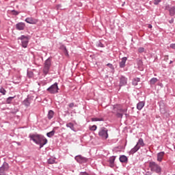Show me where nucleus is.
Masks as SVG:
<instances>
[{"instance_id": "obj_28", "label": "nucleus", "mask_w": 175, "mask_h": 175, "mask_svg": "<svg viewBox=\"0 0 175 175\" xmlns=\"http://www.w3.org/2000/svg\"><path fill=\"white\" fill-rule=\"evenodd\" d=\"M0 93L2 94V95H6V90H5L3 88H1Z\"/></svg>"}, {"instance_id": "obj_34", "label": "nucleus", "mask_w": 175, "mask_h": 175, "mask_svg": "<svg viewBox=\"0 0 175 175\" xmlns=\"http://www.w3.org/2000/svg\"><path fill=\"white\" fill-rule=\"evenodd\" d=\"M107 66H109L110 68V69H111L112 70H114V66L111 64L108 63L107 64Z\"/></svg>"}, {"instance_id": "obj_6", "label": "nucleus", "mask_w": 175, "mask_h": 175, "mask_svg": "<svg viewBox=\"0 0 175 175\" xmlns=\"http://www.w3.org/2000/svg\"><path fill=\"white\" fill-rule=\"evenodd\" d=\"M58 90H59V88H58V83H55L47 88L46 91H48L49 94H58Z\"/></svg>"}, {"instance_id": "obj_24", "label": "nucleus", "mask_w": 175, "mask_h": 175, "mask_svg": "<svg viewBox=\"0 0 175 175\" xmlns=\"http://www.w3.org/2000/svg\"><path fill=\"white\" fill-rule=\"evenodd\" d=\"M170 12V16H173L175 14V7L172 6L169 10Z\"/></svg>"}, {"instance_id": "obj_1", "label": "nucleus", "mask_w": 175, "mask_h": 175, "mask_svg": "<svg viewBox=\"0 0 175 175\" xmlns=\"http://www.w3.org/2000/svg\"><path fill=\"white\" fill-rule=\"evenodd\" d=\"M30 140H32L36 144L40 146V148H42L44 146L47 144V139L42 135H29Z\"/></svg>"}, {"instance_id": "obj_5", "label": "nucleus", "mask_w": 175, "mask_h": 175, "mask_svg": "<svg viewBox=\"0 0 175 175\" xmlns=\"http://www.w3.org/2000/svg\"><path fill=\"white\" fill-rule=\"evenodd\" d=\"M107 129L105 127H101L100 129V131H98V136H100L101 139H105V140H106V139L109 137V134L107 133Z\"/></svg>"}, {"instance_id": "obj_25", "label": "nucleus", "mask_w": 175, "mask_h": 175, "mask_svg": "<svg viewBox=\"0 0 175 175\" xmlns=\"http://www.w3.org/2000/svg\"><path fill=\"white\" fill-rule=\"evenodd\" d=\"M16 97V96H10L6 99V103L8 105H10V103H12L13 99H14V98Z\"/></svg>"}, {"instance_id": "obj_29", "label": "nucleus", "mask_w": 175, "mask_h": 175, "mask_svg": "<svg viewBox=\"0 0 175 175\" xmlns=\"http://www.w3.org/2000/svg\"><path fill=\"white\" fill-rule=\"evenodd\" d=\"M92 121L95 122V121H103V118H92Z\"/></svg>"}, {"instance_id": "obj_39", "label": "nucleus", "mask_w": 175, "mask_h": 175, "mask_svg": "<svg viewBox=\"0 0 175 175\" xmlns=\"http://www.w3.org/2000/svg\"><path fill=\"white\" fill-rule=\"evenodd\" d=\"M170 47L171 49H175V44H171L170 45Z\"/></svg>"}, {"instance_id": "obj_18", "label": "nucleus", "mask_w": 175, "mask_h": 175, "mask_svg": "<svg viewBox=\"0 0 175 175\" xmlns=\"http://www.w3.org/2000/svg\"><path fill=\"white\" fill-rule=\"evenodd\" d=\"M164 155H165V152H160L157 154L158 162H162V159H163Z\"/></svg>"}, {"instance_id": "obj_27", "label": "nucleus", "mask_w": 175, "mask_h": 175, "mask_svg": "<svg viewBox=\"0 0 175 175\" xmlns=\"http://www.w3.org/2000/svg\"><path fill=\"white\" fill-rule=\"evenodd\" d=\"M157 81H158V79L157 78H152L150 81V85H154V84H155V83H157Z\"/></svg>"}, {"instance_id": "obj_2", "label": "nucleus", "mask_w": 175, "mask_h": 175, "mask_svg": "<svg viewBox=\"0 0 175 175\" xmlns=\"http://www.w3.org/2000/svg\"><path fill=\"white\" fill-rule=\"evenodd\" d=\"M128 109H122L119 107L118 106H113V110L112 113L116 116L118 118H122V116H124V113H126Z\"/></svg>"}, {"instance_id": "obj_13", "label": "nucleus", "mask_w": 175, "mask_h": 175, "mask_svg": "<svg viewBox=\"0 0 175 175\" xmlns=\"http://www.w3.org/2000/svg\"><path fill=\"white\" fill-rule=\"evenodd\" d=\"M140 150V146L135 145L134 148H133L130 151L129 154L130 155H133L135 152H137Z\"/></svg>"}, {"instance_id": "obj_21", "label": "nucleus", "mask_w": 175, "mask_h": 175, "mask_svg": "<svg viewBox=\"0 0 175 175\" xmlns=\"http://www.w3.org/2000/svg\"><path fill=\"white\" fill-rule=\"evenodd\" d=\"M136 146H141V147H144L145 144H144V141L143 140V138H139L138 142H137Z\"/></svg>"}, {"instance_id": "obj_16", "label": "nucleus", "mask_w": 175, "mask_h": 175, "mask_svg": "<svg viewBox=\"0 0 175 175\" xmlns=\"http://www.w3.org/2000/svg\"><path fill=\"white\" fill-rule=\"evenodd\" d=\"M116 161V156H112L109 159L110 167H114V162Z\"/></svg>"}, {"instance_id": "obj_7", "label": "nucleus", "mask_w": 175, "mask_h": 175, "mask_svg": "<svg viewBox=\"0 0 175 175\" xmlns=\"http://www.w3.org/2000/svg\"><path fill=\"white\" fill-rule=\"evenodd\" d=\"M18 39L21 40L22 46L24 47V49H27L28 46V42H29L28 36H25L23 35L21 37H19Z\"/></svg>"}, {"instance_id": "obj_14", "label": "nucleus", "mask_w": 175, "mask_h": 175, "mask_svg": "<svg viewBox=\"0 0 175 175\" xmlns=\"http://www.w3.org/2000/svg\"><path fill=\"white\" fill-rule=\"evenodd\" d=\"M128 58L126 57H124L122 58V60L119 63L120 68H122L125 66V64H126Z\"/></svg>"}, {"instance_id": "obj_33", "label": "nucleus", "mask_w": 175, "mask_h": 175, "mask_svg": "<svg viewBox=\"0 0 175 175\" xmlns=\"http://www.w3.org/2000/svg\"><path fill=\"white\" fill-rule=\"evenodd\" d=\"M97 128L98 127L96 126V125H93V126H90V131H96L97 129Z\"/></svg>"}, {"instance_id": "obj_35", "label": "nucleus", "mask_w": 175, "mask_h": 175, "mask_svg": "<svg viewBox=\"0 0 175 175\" xmlns=\"http://www.w3.org/2000/svg\"><path fill=\"white\" fill-rule=\"evenodd\" d=\"M162 2V0H154V5H159V3Z\"/></svg>"}, {"instance_id": "obj_37", "label": "nucleus", "mask_w": 175, "mask_h": 175, "mask_svg": "<svg viewBox=\"0 0 175 175\" xmlns=\"http://www.w3.org/2000/svg\"><path fill=\"white\" fill-rule=\"evenodd\" d=\"M139 53H144V48L140 47L138 49Z\"/></svg>"}, {"instance_id": "obj_4", "label": "nucleus", "mask_w": 175, "mask_h": 175, "mask_svg": "<svg viewBox=\"0 0 175 175\" xmlns=\"http://www.w3.org/2000/svg\"><path fill=\"white\" fill-rule=\"evenodd\" d=\"M50 68H51V57H49L45 60L43 67V73L44 75H49L50 72Z\"/></svg>"}, {"instance_id": "obj_36", "label": "nucleus", "mask_w": 175, "mask_h": 175, "mask_svg": "<svg viewBox=\"0 0 175 175\" xmlns=\"http://www.w3.org/2000/svg\"><path fill=\"white\" fill-rule=\"evenodd\" d=\"M12 12H13V14L14 15V16H18V14H20V12H17V11H16V10H12Z\"/></svg>"}, {"instance_id": "obj_47", "label": "nucleus", "mask_w": 175, "mask_h": 175, "mask_svg": "<svg viewBox=\"0 0 175 175\" xmlns=\"http://www.w3.org/2000/svg\"><path fill=\"white\" fill-rule=\"evenodd\" d=\"M170 64H173V61H170Z\"/></svg>"}, {"instance_id": "obj_20", "label": "nucleus", "mask_w": 175, "mask_h": 175, "mask_svg": "<svg viewBox=\"0 0 175 175\" xmlns=\"http://www.w3.org/2000/svg\"><path fill=\"white\" fill-rule=\"evenodd\" d=\"M67 128H70L71 131H73V132H76V130L75 129V124L72 122H69L66 124Z\"/></svg>"}, {"instance_id": "obj_44", "label": "nucleus", "mask_w": 175, "mask_h": 175, "mask_svg": "<svg viewBox=\"0 0 175 175\" xmlns=\"http://www.w3.org/2000/svg\"><path fill=\"white\" fill-rule=\"evenodd\" d=\"M173 23H174V18H172V19L170 21V24H173Z\"/></svg>"}, {"instance_id": "obj_40", "label": "nucleus", "mask_w": 175, "mask_h": 175, "mask_svg": "<svg viewBox=\"0 0 175 175\" xmlns=\"http://www.w3.org/2000/svg\"><path fill=\"white\" fill-rule=\"evenodd\" d=\"M68 106H69V107L72 108V107H73L75 106V103H71L69 104Z\"/></svg>"}, {"instance_id": "obj_15", "label": "nucleus", "mask_w": 175, "mask_h": 175, "mask_svg": "<svg viewBox=\"0 0 175 175\" xmlns=\"http://www.w3.org/2000/svg\"><path fill=\"white\" fill-rule=\"evenodd\" d=\"M119 161L122 163H128V157L125 155H121L119 158Z\"/></svg>"}, {"instance_id": "obj_43", "label": "nucleus", "mask_w": 175, "mask_h": 175, "mask_svg": "<svg viewBox=\"0 0 175 175\" xmlns=\"http://www.w3.org/2000/svg\"><path fill=\"white\" fill-rule=\"evenodd\" d=\"M57 9H61V8H62V5L61 4H58L57 5Z\"/></svg>"}, {"instance_id": "obj_42", "label": "nucleus", "mask_w": 175, "mask_h": 175, "mask_svg": "<svg viewBox=\"0 0 175 175\" xmlns=\"http://www.w3.org/2000/svg\"><path fill=\"white\" fill-rule=\"evenodd\" d=\"M145 175H152V173L151 172H147Z\"/></svg>"}, {"instance_id": "obj_41", "label": "nucleus", "mask_w": 175, "mask_h": 175, "mask_svg": "<svg viewBox=\"0 0 175 175\" xmlns=\"http://www.w3.org/2000/svg\"><path fill=\"white\" fill-rule=\"evenodd\" d=\"M79 175H88V173L87 172H81Z\"/></svg>"}, {"instance_id": "obj_8", "label": "nucleus", "mask_w": 175, "mask_h": 175, "mask_svg": "<svg viewBox=\"0 0 175 175\" xmlns=\"http://www.w3.org/2000/svg\"><path fill=\"white\" fill-rule=\"evenodd\" d=\"M8 170H9V164L4 162L1 167H0V175H6Z\"/></svg>"}, {"instance_id": "obj_12", "label": "nucleus", "mask_w": 175, "mask_h": 175, "mask_svg": "<svg viewBox=\"0 0 175 175\" xmlns=\"http://www.w3.org/2000/svg\"><path fill=\"white\" fill-rule=\"evenodd\" d=\"M25 22L27 23V24H36V23H38V20L32 17H29L25 19Z\"/></svg>"}, {"instance_id": "obj_32", "label": "nucleus", "mask_w": 175, "mask_h": 175, "mask_svg": "<svg viewBox=\"0 0 175 175\" xmlns=\"http://www.w3.org/2000/svg\"><path fill=\"white\" fill-rule=\"evenodd\" d=\"M27 76H28V77H29V79H31V77H32L33 76V72L31 71H28Z\"/></svg>"}, {"instance_id": "obj_46", "label": "nucleus", "mask_w": 175, "mask_h": 175, "mask_svg": "<svg viewBox=\"0 0 175 175\" xmlns=\"http://www.w3.org/2000/svg\"><path fill=\"white\" fill-rule=\"evenodd\" d=\"M148 28H152V25H148Z\"/></svg>"}, {"instance_id": "obj_11", "label": "nucleus", "mask_w": 175, "mask_h": 175, "mask_svg": "<svg viewBox=\"0 0 175 175\" xmlns=\"http://www.w3.org/2000/svg\"><path fill=\"white\" fill-rule=\"evenodd\" d=\"M16 28L18 29V31H24L25 28V23H18L16 25Z\"/></svg>"}, {"instance_id": "obj_3", "label": "nucleus", "mask_w": 175, "mask_h": 175, "mask_svg": "<svg viewBox=\"0 0 175 175\" xmlns=\"http://www.w3.org/2000/svg\"><path fill=\"white\" fill-rule=\"evenodd\" d=\"M149 167L151 172H154L155 173L159 174L162 171L161 166L158 165L155 161H150L149 163Z\"/></svg>"}, {"instance_id": "obj_9", "label": "nucleus", "mask_w": 175, "mask_h": 175, "mask_svg": "<svg viewBox=\"0 0 175 175\" xmlns=\"http://www.w3.org/2000/svg\"><path fill=\"white\" fill-rule=\"evenodd\" d=\"M75 159L78 162V163H87V162H88V159L81 155L76 156Z\"/></svg>"}, {"instance_id": "obj_23", "label": "nucleus", "mask_w": 175, "mask_h": 175, "mask_svg": "<svg viewBox=\"0 0 175 175\" xmlns=\"http://www.w3.org/2000/svg\"><path fill=\"white\" fill-rule=\"evenodd\" d=\"M47 117L49 120H51L53 118V117H54V111L49 110L48 112Z\"/></svg>"}, {"instance_id": "obj_22", "label": "nucleus", "mask_w": 175, "mask_h": 175, "mask_svg": "<svg viewBox=\"0 0 175 175\" xmlns=\"http://www.w3.org/2000/svg\"><path fill=\"white\" fill-rule=\"evenodd\" d=\"M143 107H144V102L140 101L139 103L137 104V110H142Z\"/></svg>"}, {"instance_id": "obj_38", "label": "nucleus", "mask_w": 175, "mask_h": 175, "mask_svg": "<svg viewBox=\"0 0 175 175\" xmlns=\"http://www.w3.org/2000/svg\"><path fill=\"white\" fill-rule=\"evenodd\" d=\"M97 46L98 47H105V45H103L100 42H98V43L97 44Z\"/></svg>"}, {"instance_id": "obj_19", "label": "nucleus", "mask_w": 175, "mask_h": 175, "mask_svg": "<svg viewBox=\"0 0 175 175\" xmlns=\"http://www.w3.org/2000/svg\"><path fill=\"white\" fill-rule=\"evenodd\" d=\"M138 83H140V78L137 77V78H134L133 79L132 84L135 87H136V85H137Z\"/></svg>"}, {"instance_id": "obj_17", "label": "nucleus", "mask_w": 175, "mask_h": 175, "mask_svg": "<svg viewBox=\"0 0 175 175\" xmlns=\"http://www.w3.org/2000/svg\"><path fill=\"white\" fill-rule=\"evenodd\" d=\"M23 105H24V106H25L26 107H29L31 105V98H27L26 99H25L23 101Z\"/></svg>"}, {"instance_id": "obj_26", "label": "nucleus", "mask_w": 175, "mask_h": 175, "mask_svg": "<svg viewBox=\"0 0 175 175\" xmlns=\"http://www.w3.org/2000/svg\"><path fill=\"white\" fill-rule=\"evenodd\" d=\"M55 134V131L53 130L52 131L47 133L46 136L48 137H53V136H54Z\"/></svg>"}, {"instance_id": "obj_45", "label": "nucleus", "mask_w": 175, "mask_h": 175, "mask_svg": "<svg viewBox=\"0 0 175 175\" xmlns=\"http://www.w3.org/2000/svg\"><path fill=\"white\" fill-rule=\"evenodd\" d=\"M138 64H139V65H142V64H143V62H142V60H139V61L138 62Z\"/></svg>"}, {"instance_id": "obj_31", "label": "nucleus", "mask_w": 175, "mask_h": 175, "mask_svg": "<svg viewBox=\"0 0 175 175\" xmlns=\"http://www.w3.org/2000/svg\"><path fill=\"white\" fill-rule=\"evenodd\" d=\"M63 49H64V53L65 55L68 56L69 53L68 52V49H66V46H63Z\"/></svg>"}, {"instance_id": "obj_30", "label": "nucleus", "mask_w": 175, "mask_h": 175, "mask_svg": "<svg viewBox=\"0 0 175 175\" xmlns=\"http://www.w3.org/2000/svg\"><path fill=\"white\" fill-rule=\"evenodd\" d=\"M48 163H49V165H53V163H55V159H48Z\"/></svg>"}, {"instance_id": "obj_10", "label": "nucleus", "mask_w": 175, "mask_h": 175, "mask_svg": "<svg viewBox=\"0 0 175 175\" xmlns=\"http://www.w3.org/2000/svg\"><path fill=\"white\" fill-rule=\"evenodd\" d=\"M128 81V79L124 76L120 77V87H123V85H126V83Z\"/></svg>"}]
</instances>
